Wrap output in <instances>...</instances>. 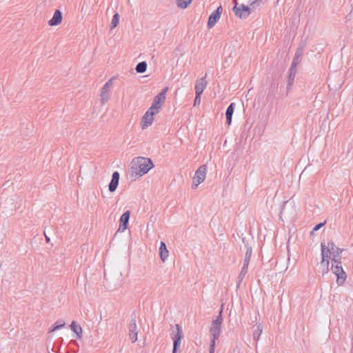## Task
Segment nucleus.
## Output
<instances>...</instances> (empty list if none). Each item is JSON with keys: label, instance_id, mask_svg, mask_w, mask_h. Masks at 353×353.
<instances>
[{"label": "nucleus", "instance_id": "nucleus-24", "mask_svg": "<svg viewBox=\"0 0 353 353\" xmlns=\"http://www.w3.org/2000/svg\"><path fill=\"white\" fill-rule=\"evenodd\" d=\"M146 68H147L146 62L142 61V62L139 63L137 65L135 70H136L137 72H138V73H143V72H145Z\"/></svg>", "mask_w": 353, "mask_h": 353}, {"label": "nucleus", "instance_id": "nucleus-26", "mask_svg": "<svg viewBox=\"0 0 353 353\" xmlns=\"http://www.w3.org/2000/svg\"><path fill=\"white\" fill-rule=\"evenodd\" d=\"M65 326V322L63 321H60L59 322H57L54 327L49 330V332H55L61 328H63Z\"/></svg>", "mask_w": 353, "mask_h": 353}, {"label": "nucleus", "instance_id": "nucleus-9", "mask_svg": "<svg viewBox=\"0 0 353 353\" xmlns=\"http://www.w3.org/2000/svg\"><path fill=\"white\" fill-rule=\"evenodd\" d=\"M234 11L235 12L236 15L240 18H246L250 14V8L243 4L239 7L235 6L234 7Z\"/></svg>", "mask_w": 353, "mask_h": 353}, {"label": "nucleus", "instance_id": "nucleus-27", "mask_svg": "<svg viewBox=\"0 0 353 353\" xmlns=\"http://www.w3.org/2000/svg\"><path fill=\"white\" fill-rule=\"evenodd\" d=\"M119 15L118 13L114 14L113 18L111 21V28L113 29L116 28L119 23Z\"/></svg>", "mask_w": 353, "mask_h": 353}, {"label": "nucleus", "instance_id": "nucleus-17", "mask_svg": "<svg viewBox=\"0 0 353 353\" xmlns=\"http://www.w3.org/2000/svg\"><path fill=\"white\" fill-rule=\"evenodd\" d=\"M302 55H303V50L301 48L298 49L297 51L296 52V54L294 55V57L293 59V61H292V65L290 68L297 69V65L299 64V63L301 61Z\"/></svg>", "mask_w": 353, "mask_h": 353}, {"label": "nucleus", "instance_id": "nucleus-5", "mask_svg": "<svg viewBox=\"0 0 353 353\" xmlns=\"http://www.w3.org/2000/svg\"><path fill=\"white\" fill-rule=\"evenodd\" d=\"M207 172L206 165H201L195 172L194 176L192 179V188H196L201 184L205 179Z\"/></svg>", "mask_w": 353, "mask_h": 353}, {"label": "nucleus", "instance_id": "nucleus-10", "mask_svg": "<svg viewBox=\"0 0 353 353\" xmlns=\"http://www.w3.org/2000/svg\"><path fill=\"white\" fill-rule=\"evenodd\" d=\"M170 337L172 340H181L183 336V330L179 324L171 326Z\"/></svg>", "mask_w": 353, "mask_h": 353}, {"label": "nucleus", "instance_id": "nucleus-12", "mask_svg": "<svg viewBox=\"0 0 353 353\" xmlns=\"http://www.w3.org/2000/svg\"><path fill=\"white\" fill-rule=\"evenodd\" d=\"M130 212L129 210L125 212L120 218V225L118 231L124 232L127 229L130 219Z\"/></svg>", "mask_w": 353, "mask_h": 353}, {"label": "nucleus", "instance_id": "nucleus-7", "mask_svg": "<svg viewBox=\"0 0 353 353\" xmlns=\"http://www.w3.org/2000/svg\"><path fill=\"white\" fill-rule=\"evenodd\" d=\"M157 114L158 113L148 109L142 117L141 123V128L144 130L150 126L154 122V116Z\"/></svg>", "mask_w": 353, "mask_h": 353}, {"label": "nucleus", "instance_id": "nucleus-29", "mask_svg": "<svg viewBox=\"0 0 353 353\" xmlns=\"http://www.w3.org/2000/svg\"><path fill=\"white\" fill-rule=\"evenodd\" d=\"M216 340L211 339L210 348H209V353H214L215 346H216Z\"/></svg>", "mask_w": 353, "mask_h": 353}, {"label": "nucleus", "instance_id": "nucleus-23", "mask_svg": "<svg viewBox=\"0 0 353 353\" xmlns=\"http://www.w3.org/2000/svg\"><path fill=\"white\" fill-rule=\"evenodd\" d=\"M263 332L262 325L259 324L256 325V329L254 332L253 338L255 341H258L259 340L260 336Z\"/></svg>", "mask_w": 353, "mask_h": 353}, {"label": "nucleus", "instance_id": "nucleus-16", "mask_svg": "<svg viewBox=\"0 0 353 353\" xmlns=\"http://www.w3.org/2000/svg\"><path fill=\"white\" fill-rule=\"evenodd\" d=\"M168 250L166 248V245L164 242L161 241L160 243V247H159V255L161 261L163 262H165L168 257Z\"/></svg>", "mask_w": 353, "mask_h": 353}, {"label": "nucleus", "instance_id": "nucleus-8", "mask_svg": "<svg viewBox=\"0 0 353 353\" xmlns=\"http://www.w3.org/2000/svg\"><path fill=\"white\" fill-rule=\"evenodd\" d=\"M223 9L220 6H219L216 10H214L209 17L208 21V28H213L215 24L218 22V21L221 18V15L222 13Z\"/></svg>", "mask_w": 353, "mask_h": 353}, {"label": "nucleus", "instance_id": "nucleus-21", "mask_svg": "<svg viewBox=\"0 0 353 353\" xmlns=\"http://www.w3.org/2000/svg\"><path fill=\"white\" fill-rule=\"evenodd\" d=\"M248 265L243 264V265L241 268V270L238 276V281H237V284H236L237 288L239 287L240 284L241 283L243 279L245 278V276L246 275V274L248 272Z\"/></svg>", "mask_w": 353, "mask_h": 353}, {"label": "nucleus", "instance_id": "nucleus-25", "mask_svg": "<svg viewBox=\"0 0 353 353\" xmlns=\"http://www.w3.org/2000/svg\"><path fill=\"white\" fill-rule=\"evenodd\" d=\"M246 252L245 256L243 261V264H246L249 265L251 255H252V248L249 246H246Z\"/></svg>", "mask_w": 353, "mask_h": 353}, {"label": "nucleus", "instance_id": "nucleus-13", "mask_svg": "<svg viewBox=\"0 0 353 353\" xmlns=\"http://www.w3.org/2000/svg\"><path fill=\"white\" fill-rule=\"evenodd\" d=\"M205 77L206 75L196 81L195 84V94H202L208 84Z\"/></svg>", "mask_w": 353, "mask_h": 353}, {"label": "nucleus", "instance_id": "nucleus-31", "mask_svg": "<svg viewBox=\"0 0 353 353\" xmlns=\"http://www.w3.org/2000/svg\"><path fill=\"white\" fill-rule=\"evenodd\" d=\"M325 222L324 223H319L317 224L312 230V232H314V231H317L319 230L322 226H323L325 225Z\"/></svg>", "mask_w": 353, "mask_h": 353}, {"label": "nucleus", "instance_id": "nucleus-19", "mask_svg": "<svg viewBox=\"0 0 353 353\" xmlns=\"http://www.w3.org/2000/svg\"><path fill=\"white\" fill-rule=\"evenodd\" d=\"M235 104L232 103L227 108L225 112L226 121L228 125L231 124L232 117L234 113Z\"/></svg>", "mask_w": 353, "mask_h": 353}, {"label": "nucleus", "instance_id": "nucleus-11", "mask_svg": "<svg viewBox=\"0 0 353 353\" xmlns=\"http://www.w3.org/2000/svg\"><path fill=\"white\" fill-rule=\"evenodd\" d=\"M138 328L135 321L132 320L128 327V335L132 343L137 341Z\"/></svg>", "mask_w": 353, "mask_h": 353}, {"label": "nucleus", "instance_id": "nucleus-6", "mask_svg": "<svg viewBox=\"0 0 353 353\" xmlns=\"http://www.w3.org/2000/svg\"><path fill=\"white\" fill-rule=\"evenodd\" d=\"M114 79V77L111 78L102 87L100 98L103 105L105 104L110 99V88Z\"/></svg>", "mask_w": 353, "mask_h": 353}, {"label": "nucleus", "instance_id": "nucleus-32", "mask_svg": "<svg viewBox=\"0 0 353 353\" xmlns=\"http://www.w3.org/2000/svg\"><path fill=\"white\" fill-rule=\"evenodd\" d=\"M45 238L47 242L50 241V238L46 234H45Z\"/></svg>", "mask_w": 353, "mask_h": 353}, {"label": "nucleus", "instance_id": "nucleus-28", "mask_svg": "<svg viewBox=\"0 0 353 353\" xmlns=\"http://www.w3.org/2000/svg\"><path fill=\"white\" fill-rule=\"evenodd\" d=\"M181 345V340H173L172 353H176L177 350L180 349Z\"/></svg>", "mask_w": 353, "mask_h": 353}, {"label": "nucleus", "instance_id": "nucleus-1", "mask_svg": "<svg viewBox=\"0 0 353 353\" xmlns=\"http://www.w3.org/2000/svg\"><path fill=\"white\" fill-rule=\"evenodd\" d=\"M321 261L320 268L322 276H324L330 271V263H331V271L336 276V283L342 285L347 278L346 273L341 265V254L343 249L337 247L332 241L321 242Z\"/></svg>", "mask_w": 353, "mask_h": 353}, {"label": "nucleus", "instance_id": "nucleus-18", "mask_svg": "<svg viewBox=\"0 0 353 353\" xmlns=\"http://www.w3.org/2000/svg\"><path fill=\"white\" fill-rule=\"evenodd\" d=\"M297 69L290 68V73L288 78V84H287V89L289 90L291 89V87L294 83V78L296 74Z\"/></svg>", "mask_w": 353, "mask_h": 353}, {"label": "nucleus", "instance_id": "nucleus-20", "mask_svg": "<svg viewBox=\"0 0 353 353\" xmlns=\"http://www.w3.org/2000/svg\"><path fill=\"white\" fill-rule=\"evenodd\" d=\"M70 329L75 332L77 339H81L82 337V328L80 325L76 323V322L72 321L70 325Z\"/></svg>", "mask_w": 353, "mask_h": 353}, {"label": "nucleus", "instance_id": "nucleus-22", "mask_svg": "<svg viewBox=\"0 0 353 353\" xmlns=\"http://www.w3.org/2000/svg\"><path fill=\"white\" fill-rule=\"evenodd\" d=\"M192 2V0H176V6L181 9L187 8Z\"/></svg>", "mask_w": 353, "mask_h": 353}, {"label": "nucleus", "instance_id": "nucleus-30", "mask_svg": "<svg viewBox=\"0 0 353 353\" xmlns=\"http://www.w3.org/2000/svg\"><path fill=\"white\" fill-rule=\"evenodd\" d=\"M195 99L194 105H199L201 103V94H195Z\"/></svg>", "mask_w": 353, "mask_h": 353}, {"label": "nucleus", "instance_id": "nucleus-33", "mask_svg": "<svg viewBox=\"0 0 353 353\" xmlns=\"http://www.w3.org/2000/svg\"><path fill=\"white\" fill-rule=\"evenodd\" d=\"M48 353H50V352H48Z\"/></svg>", "mask_w": 353, "mask_h": 353}, {"label": "nucleus", "instance_id": "nucleus-14", "mask_svg": "<svg viewBox=\"0 0 353 353\" xmlns=\"http://www.w3.org/2000/svg\"><path fill=\"white\" fill-rule=\"evenodd\" d=\"M119 181V173L118 172H114L112 176V179L108 185V190L110 192H114L118 185Z\"/></svg>", "mask_w": 353, "mask_h": 353}, {"label": "nucleus", "instance_id": "nucleus-2", "mask_svg": "<svg viewBox=\"0 0 353 353\" xmlns=\"http://www.w3.org/2000/svg\"><path fill=\"white\" fill-rule=\"evenodd\" d=\"M153 166L152 161L148 158L139 157L132 161V169L139 176L146 174Z\"/></svg>", "mask_w": 353, "mask_h": 353}, {"label": "nucleus", "instance_id": "nucleus-15", "mask_svg": "<svg viewBox=\"0 0 353 353\" xmlns=\"http://www.w3.org/2000/svg\"><path fill=\"white\" fill-rule=\"evenodd\" d=\"M62 21V13L60 10H57L54 12L52 18L48 21V25L55 26L59 25Z\"/></svg>", "mask_w": 353, "mask_h": 353}, {"label": "nucleus", "instance_id": "nucleus-3", "mask_svg": "<svg viewBox=\"0 0 353 353\" xmlns=\"http://www.w3.org/2000/svg\"><path fill=\"white\" fill-rule=\"evenodd\" d=\"M223 305H222L219 315L212 320L210 325V334L211 335L212 339L214 340H217L221 332V325L223 322Z\"/></svg>", "mask_w": 353, "mask_h": 353}, {"label": "nucleus", "instance_id": "nucleus-4", "mask_svg": "<svg viewBox=\"0 0 353 353\" xmlns=\"http://www.w3.org/2000/svg\"><path fill=\"white\" fill-rule=\"evenodd\" d=\"M168 88H164L154 99L153 103L149 108L151 111L159 113L165 102Z\"/></svg>", "mask_w": 353, "mask_h": 353}]
</instances>
